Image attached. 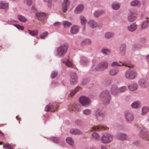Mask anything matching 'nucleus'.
<instances>
[{"instance_id":"nucleus-11","label":"nucleus","mask_w":149,"mask_h":149,"mask_svg":"<svg viewBox=\"0 0 149 149\" xmlns=\"http://www.w3.org/2000/svg\"><path fill=\"white\" fill-rule=\"evenodd\" d=\"M80 62L82 65H86L89 64V61L85 57L82 56L81 57Z\"/></svg>"},{"instance_id":"nucleus-42","label":"nucleus","mask_w":149,"mask_h":149,"mask_svg":"<svg viewBox=\"0 0 149 149\" xmlns=\"http://www.w3.org/2000/svg\"><path fill=\"white\" fill-rule=\"evenodd\" d=\"M148 108L147 107H144L142 108V115H144L146 114L148 111Z\"/></svg>"},{"instance_id":"nucleus-29","label":"nucleus","mask_w":149,"mask_h":149,"mask_svg":"<svg viewBox=\"0 0 149 149\" xmlns=\"http://www.w3.org/2000/svg\"><path fill=\"white\" fill-rule=\"evenodd\" d=\"M54 106L52 105L50 106L49 105H47L46 106L45 108V110L46 111H53L55 110V108H53Z\"/></svg>"},{"instance_id":"nucleus-39","label":"nucleus","mask_w":149,"mask_h":149,"mask_svg":"<svg viewBox=\"0 0 149 149\" xmlns=\"http://www.w3.org/2000/svg\"><path fill=\"white\" fill-rule=\"evenodd\" d=\"M50 139L51 141L54 142L58 143L60 141L59 139L56 137L53 136L50 138Z\"/></svg>"},{"instance_id":"nucleus-48","label":"nucleus","mask_w":149,"mask_h":149,"mask_svg":"<svg viewBox=\"0 0 149 149\" xmlns=\"http://www.w3.org/2000/svg\"><path fill=\"white\" fill-rule=\"evenodd\" d=\"M48 33L47 31H45L41 33L40 36V37L41 39H43L46 36H47Z\"/></svg>"},{"instance_id":"nucleus-45","label":"nucleus","mask_w":149,"mask_h":149,"mask_svg":"<svg viewBox=\"0 0 149 149\" xmlns=\"http://www.w3.org/2000/svg\"><path fill=\"white\" fill-rule=\"evenodd\" d=\"M80 19L82 25H84L86 22V19L83 16H81L80 17Z\"/></svg>"},{"instance_id":"nucleus-14","label":"nucleus","mask_w":149,"mask_h":149,"mask_svg":"<svg viewBox=\"0 0 149 149\" xmlns=\"http://www.w3.org/2000/svg\"><path fill=\"white\" fill-rule=\"evenodd\" d=\"M123 65H125V64L121 63H118L117 61H114L111 64V66L113 67L115 66H120ZM125 66H128L129 67H130L131 66V64L129 63H125Z\"/></svg>"},{"instance_id":"nucleus-12","label":"nucleus","mask_w":149,"mask_h":149,"mask_svg":"<svg viewBox=\"0 0 149 149\" xmlns=\"http://www.w3.org/2000/svg\"><path fill=\"white\" fill-rule=\"evenodd\" d=\"M125 116L126 120L128 122L132 121L134 119V116L131 113L126 112L125 113Z\"/></svg>"},{"instance_id":"nucleus-58","label":"nucleus","mask_w":149,"mask_h":149,"mask_svg":"<svg viewBox=\"0 0 149 149\" xmlns=\"http://www.w3.org/2000/svg\"><path fill=\"white\" fill-rule=\"evenodd\" d=\"M137 48V45H134L132 46V49H135Z\"/></svg>"},{"instance_id":"nucleus-24","label":"nucleus","mask_w":149,"mask_h":149,"mask_svg":"<svg viewBox=\"0 0 149 149\" xmlns=\"http://www.w3.org/2000/svg\"><path fill=\"white\" fill-rule=\"evenodd\" d=\"M126 48V45L125 44H122L120 45V52L122 55L124 54Z\"/></svg>"},{"instance_id":"nucleus-9","label":"nucleus","mask_w":149,"mask_h":149,"mask_svg":"<svg viewBox=\"0 0 149 149\" xmlns=\"http://www.w3.org/2000/svg\"><path fill=\"white\" fill-rule=\"evenodd\" d=\"M108 129V128L106 126L104 125H100L98 126H93L91 128V130L92 131L95 130H107Z\"/></svg>"},{"instance_id":"nucleus-8","label":"nucleus","mask_w":149,"mask_h":149,"mask_svg":"<svg viewBox=\"0 0 149 149\" xmlns=\"http://www.w3.org/2000/svg\"><path fill=\"white\" fill-rule=\"evenodd\" d=\"M70 84L72 85L76 84L77 82L78 79L76 74L73 72H71L70 74Z\"/></svg>"},{"instance_id":"nucleus-7","label":"nucleus","mask_w":149,"mask_h":149,"mask_svg":"<svg viewBox=\"0 0 149 149\" xmlns=\"http://www.w3.org/2000/svg\"><path fill=\"white\" fill-rule=\"evenodd\" d=\"M136 72L133 70H129L127 71L125 73V77L127 79H133L136 77Z\"/></svg>"},{"instance_id":"nucleus-5","label":"nucleus","mask_w":149,"mask_h":149,"mask_svg":"<svg viewBox=\"0 0 149 149\" xmlns=\"http://www.w3.org/2000/svg\"><path fill=\"white\" fill-rule=\"evenodd\" d=\"M79 101L81 105L84 107H87L90 104L91 101L90 99L85 96H82L79 98Z\"/></svg>"},{"instance_id":"nucleus-17","label":"nucleus","mask_w":149,"mask_h":149,"mask_svg":"<svg viewBox=\"0 0 149 149\" xmlns=\"http://www.w3.org/2000/svg\"><path fill=\"white\" fill-rule=\"evenodd\" d=\"M139 84L142 88H146L148 85V83L144 79H142L139 81Z\"/></svg>"},{"instance_id":"nucleus-13","label":"nucleus","mask_w":149,"mask_h":149,"mask_svg":"<svg viewBox=\"0 0 149 149\" xmlns=\"http://www.w3.org/2000/svg\"><path fill=\"white\" fill-rule=\"evenodd\" d=\"M136 13L133 11H131L127 17L128 21L130 22L133 21L136 18Z\"/></svg>"},{"instance_id":"nucleus-62","label":"nucleus","mask_w":149,"mask_h":149,"mask_svg":"<svg viewBox=\"0 0 149 149\" xmlns=\"http://www.w3.org/2000/svg\"><path fill=\"white\" fill-rule=\"evenodd\" d=\"M0 134H2L3 135H4L3 133L0 130Z\"/></svg>"},{"instance_id":"nucleus-41","label":"nucleus","mask_w":149,"mask_h":149,"mask_svg":"<svg viewBox=\"0 0 149 149\" xmlns=\"http://www.w3.org/2000/svg\"><path fill=\"white\" fill-rule=\"evenodd\" d=\"M104 12L102 11H96L94 13V16L95 17H98L101 15Z\"/></svg>"},{"instance_id":"nucleus-20","label":"nucleus","mask_w":149,"mask_h":149,"mask_svg":"<svg viewBox=\"0 0 149 149\" xmlns=\"http://www.w3.org/2000/svg\"><path fill=\"white\" fill-rule=\"evenodd\" d=\"M69 2L68 0H64V2L62 5V9L63 12L65 13L66 12L67 7L68 5H69Z\"/></svg>"},{"instance_id":"nucleus-56","label":"nucleus","mask_w":149,"mask_h":149,"mask_svg":"<svg viewBox=\"0 0 149 149\" xmlns=\"http://www.w3.org/2000/svg\"><path fill=\"white\" fill-rule=\"evenodd\" d=\"M61 24V23L59 22H56L53 25L55 26H60Z\"/></svg>"},{"instance_id":"nucleus-26","label":"nucleus","mask_w":149,"mask_h":149,"mask_svg":"<svg viewBox=\"0 0 149 149\" xmlns=\"http://www.w3.org/2000/svg\"><path fill=\"white\" fill-rule=\"evenodd\" d=\"M8 3H4L3 1H1V2H0V9H7L8 8Z\"/></svg>"},{"instance_id":"nucleus-6","label":"nucleus","mask_w":149,"mask_h":149,"mask_svg":"<svg viewBox=\"0 0 149 149\" xmlns=\"http://www.w3.org/2000/svg\"><path fill=\"white\" fill-rule=\"evenodd\" d=\"M108 63L107 62L103 61L97 65L94 70L95 71L103 70L107 69L108 67Z\"/></svg>"},{"instance_id":"nucleus-61","label":"nucleus","mask_w":149,"mask_h":149,"mask_svg":"<svg viewBox=\"0 0 149 149\" xmlns=\"http://www.w3.org/2000/svg\"><path fill=\"white\" fill-rule=\"evenodd\" d=\"M87 80V79L84 80V81H83V83L84 84H86V83L85 82V81Z\"/></svg>"},{"instance_id":"nucleus-18","label":"nucleus","mask_w":149,"mask_h":149,"mask_svg":"<svg viewBox=\"0 0 149 149\" xmlns=\"http://www.w3.org/2000/svg\"><path fill=\"white\" fill-rule=\"evenodd\" d=\"M89 26L92 28H94L97 26V23L93 20H91L88 22Z\"/></svg>"},{"instance_id":"nucleus-31","label":"nucleus","mask_w":149,"mask_h":149,"mask_svg":"<svg viewBox=\"0 0 149 149\" xmlns=\"http://www.w3.org/2000/svg\"><path fill=\"white\" fill-rule=\"evenodd\" d=\"M66 141L67 143L71 146L74 145V141L73 139L71 137H68L66 139Z\"/></svg>"},{"instance_id":"nucleus-27","label":"nucleus","mask_w":149,"mask_h":149,"mask_svg":"<svg viewBox=\"0 0 149 149\" xmlns=\"http://www.w3.org/2000/svg\"><path fill=\"white\" fill-rule=\"evenodd\" d=\"M118 72V70L117 69H112L109 71V74L110 76H114L116 75Z\"/></svg>"},{"instance_id":"nucleus-32","label":"nucleus","mask_w":149,"mask_h":149,"mask_svg":"<svg viewBox=\"0 0 149 149\" xmlns=\"http://www.w3.org/2000/svg\"><path fill=\"white\" fill-rule=\"evenodd\" d=\"M17 18L19 21L23 22H25L27 21V19L25 17L21 15H18Z\"/></svg>"},{"instance_id":"nucleus-16","label":"nucleus","mask_w":149,"mask_h":149,"mask_svg":"<svg viewBox=\"0 0 149 149\" xmlns=\"http://www.w3.org/2000/svg\"><path fill=\"white\" fill-rule=\"evenodd\" d=\"M137 27V25L135 23H134L128 26L127 28L129 31L130 32H133L136 30Z\"/></svg>"},{"instance_id":"nucleus-40","label":"nucleus","mask_w":149,"mask_h":149,"mask_svg":"<svg viewBox=\"0 0 149 149\" xmlns=\"http://www.w3.org/2000/svg\"><path fill=\"white\" fill-rule=\"evenodd\" d=\"M70 109L72 110L75 112H77L79 111V106L76 104L74 105L71 109L70 108Z\"/></svg>"},{"instance_id":"nucleus-51","label":"nucleus","mask_w":149,"mask_h":149,"mask_svg":"<svg viewBox=\"0 0 149 149\" xmlns=\"http://www.w3.org/2000/svg\"><path fill=\"white\" fill-rule=\"evenodd\" d=\"M14 26L18 29H21L22 30H24V27L23 26L16 24H14Z\"/></svg>"},{"instance_id":"nucleus-47","label":"nucleus","mask_w":149,"mask_h":149,"mask_svg":"<svg viewBox=\"0 0 149 149\" xmlns=\"http://www.w3.org/2000/svg\"><path fill=\"white\" fill-rule=\"evenodd\" d=\"M58 74V72L56 71H53L51 74V77L52 79L54 78Z\"/></svg>"},{"instance_id":"nucleus-54","label":"nucleus","mask_w":149,"mask_h":149,"mask_svg":"<svg viewBox=\"0 0 149 149\" xmlns=\"http://www.w3.org/2000/svg\"><path fill=\"white\" fill-rule=\"evenodd\" d=\"M75 123L78 126H81L82 124V122L80 120H77L75 121Z\"/></svg>"},{"instance_id":"nucleus-2","label":"nucleus","mask_w":149,"mask_h":149,"mask_svg":"<svg viewBox=\"0 0 149 149\" xmlns=\"http://www.w3.org/2000/svg\"><path fill=\"white\" fill-rule=\"evenodd\" d=\"M100 97L104 104L107 105L109 103L110 101V96L107 91H102L101 93Z\"/></svg>"},{"instance_id":"nucleus-22","label":"nucleus","mask_w":149,"mask_h":149,"mask_svg":"<svg viewBox=\"0 0 149 149\" xmlns=\"http://www.w3.org/2000/svg\"><path fill=\"white\" fill-rule=\"evenodd\" d=\"M129 89L132 91L136 90L137 88V85L136 83L132 84L128 86Z\"/></svg>"},{"instance_id":"nucleus-38","label":"nucleus","mask_w":149,"mask_h":149,"mask_svg":"<svg viewBox=\"0 0 149 149\" xmlns=\"http://www.w3.org/2000/svg\"><path fill=\"white\" fill-rule=\"evenodd\" d=\"M111 6L114 10H118L120 8V5L119 4L113 3L111 5Z\"/></svg>"},{"instance_id":"nucleus-1","label":"nucleus","mask_w":149,"mask_h":149,"mask_svg":"<svg viewBox=\"0 0 149 149\" xmlns=\"http://www.w3.org/2000/svg\"><path fill=\"white\" fill-rule=\"evenodd\" d=\"M68 47V45L66 43L61 45L57 48V55L60 57H63L66 53Z\"/></svg>"},{"instance_id":"nucleus-25","label":"nucleus","mask_w":149,"mask_h":149,"mask_svg":"<svg viewBox=\"0 0 149 149\" xmlns=\"http://www.w3.org/2000/svg\"><path fill=\"white\" fill-rule=\"evenodd\" d=\"M71 134H80L81 133V132L79 129H72L70 130Z\"/></svg>"},{"instance_id":"nucleus-53","label":"nucleus","mask_w":149,"mask_h":149,"mask_svg":"<svg viewBox=\"0 0 149 149\" xmlns=\"http://www.w3.org/2000/svg\"><path fill=\"white\" fill-rule=\"evenodd\" d=\"M78 88H76L74 90L72 91L70 93V96L71 97H72V96H73L78 91Z\"/></svg>"},{"instance_id":"nucleus-52","label":"nucleus","mask_w":149,"mask_h":149,"mask_svg":"<svg viewBox=\"0 0 149 149\" xmlns=\"http://www.w3.org/2000/svg\"><path fill=\"white\" fill-rule=\"evenodd\" d=\"M146 130L145 129H143L141 132L142 135L144 134L141 136L142 138H146L147 137V134L146 133Z\"/></svg>"},{"instance_id":"nucleus-59","label":"nucleus","mask_w":149,"mask_h":149,"mask_svg":"<svg viewBox=\"0 0 149 149\" xmlns=\"http://www.w3.org/2000/svg\"><path fill=\"white\" fill-rule=\"evenodd\" d=\"M101 149H107V147L104 146L102 145L101 146Z\"/></svg>"},{"instance_id":"nucleus-4","label":"nucleus","mask_w":149,"mask_h":149,"mask_svg":"<svg viewBox=\"0 0 149 149\" xmlns=\"http://www.w3.org/2000/svg\"><path fill=\"white\" fill-rule=\"evenodd\" d=\"M127 88L125 86H122L118 89L116 86L113 85L111 86V91L113 95H116L118 93H120L123 92Z\"/></svg>"},{"instance_id":"nucleus-57","label":"nucleus","mask_w":149,"mask_h":149,"mask_svg":"<svg viewBox=\"0 0 149 149\" xmlns=\"http://www.w3.org/2000/svg\"><path fill=\"white\" fill-rule=\"evenodd\" d=\"M48 6L49 8H51L52 6V2L49 1L48 2Z\"/></svg>"},{"instance_id":"nucleus-19","label":"nucleus","mask_w":149,"mask_h":149,"mask_svg":"<svg viewBox=\"0 0 149 149\" xmlns=\"http://www.w3.org/2000/svg\"><path fill=\"white\" fill-rule=\"evenodd\" d=\"M36 15L39 20H42L45 19L46 16V14L43 13H37Z\"/></svg>"},{"instance_id":"nucleus-34","label":"nucleus","mask_w":149,"mask_h":149,"mask_svg":"<svg viewBox=\"0 0 149 149\" xmlns=\"http://www.w3.org/2000/svg\"><path fill=\"white\" fill-rule=\"evenodd\" d=\"M148 26V23L147 21L146 20L144 21L141 25V28L142 29H144L147 28Z\"/></svg>"},{"instance_id":"nucleus-21","label":"nucleus","mask_w":149,"mask_h":149,"mask_svg":"<svg viewBox=\"0 0 149 149\" xmlns=\"http://www.w3.org/2000/svg\"><path fill=\"white\" fill-rule=\"evenodd\" d=\"M95 116L97 118L99 119L100 116L103 117L104 114L100 110L98 109L95 111Z\"/></svg>"},{"instance_id":"nucleus-28","label":"nucleus","mask_w":149,"mask_h":149,"mask_svg":"<svg viewBox=\"0 0 149 149\" xmlns=\"http://www.w3.org/2000/svg\"><path fill=\"white\" fill-rule=\"evenodd\" d=\"M131 5L133 6L138 7L141 6L140 2L138 0H134L131 3Z\"/></svg>"},{"instance_id":"nucleus-46","label":"nucleus","mask_w":149,"mask_h":149,"mask_svg":"<svg viewBox=\"0 0 149 149\" xmlns=\"http://www.w3.org/2000/svg\"><path fill=\"white\" fill-rule=\"evenodd\" d=\"M91 43V41L90 39H86L83 41L81 43L83 45L90 44Z\"/></svg>"},{"instance_id":"nucleus-37","label":"nucleus","mask_w":149,"mask_h":149,"mask_svg":"<svg viewBox=\"0 0 149 149\" xmlns=\"http://www.w3.org/2000/svg\"><path fill=\"white\" fill-rule=\"evenodd\" d=\"M101 52L102 53L106 55H109L110 53V50L106 48L103 49L102 50Z\"/></svg>"},{"instance_id":"nucleus-35","label":"nucleus","mask_w":149,"mask_h":149,"mask_svg":"<svg viewBox=\"0 0 149 149\" xmlns=\"http://www.w3.org/2000/svg\"><path fill=\"white\" fill-rule=\"evenodd\" d=\"M62 62L69 67H72V63L67 59L63 61Z\"/></svg>"},{"instance_id":"nucleus-15","label":"nucleus","mask_w":149,"mask_h":149,"mask_svg":"<svg viewBox=\"0 0 149 149\" xmlns=\"http://www.w3.org/2000/svg\"><path fill=\"white\" fill-rule=\"evenodd\" d=\"M79 30V27L76 25H74L70 29V32L72 34H76L77 33Z\"/></svg>"},{"instance_id":"nucleus-10","label":"nucleus","mask_w":149,"mask_h":149,"mask_svg":"<svg viewBox=\"0 0 149 149\" xmlns=\"http://www.w3.org/2000/svg\"><path fill=\"white\" fill-rule=\"evenodd\" d=\"M116 138L119 140L124 141L126 139L127 135L123 133H119L116 135Z\"/></svg>"},{"instance_id":"nucleus-49","label":"nucleus","mask_w":149,"mask_h":149,"mask_svg":"<svg viewBox=\"0 0 149 149\" xmlns=\"http://www.w3.org/2000/svg\"><path fill=\"white\" fill-rule=\"evenodd\" d=\"M84 113L86 115H88L91 114V111L90 109H86L83 111Z\"/></svg>"},{"instance_id":"nucleus-55","label":"nucleus","mask_w":149,"mask_h":149,"mask_svg":"<svg viewBox=\"0 0 149 149\" xmlns=\"http://www.w3.org/2000/svg\"><path fill=\"white\" fill-rule=\"evenodd\" d=\"M28 6H30L32 3V0H25Z\"/></svg>"},{"instance_id":"nucleus-43","label":"nucleus","mask_w":149,"mask_h":149,"mask_svg":"<svg viewBox=\"0 0 149 149\" xmlns=\"http://www.w3.org/2000/svg\"><path fill=\"white\" fill-rule=\"evenodd\" d=\"M63 25L64 27H69L72 25V23L67 21H64L63 22Z\"/></svg>"},{"instance_id":"nucleus-23","label":"nucleus","mask_w":149,"mask_h":149,"mask_svg":"<svg viewBox=\"0 0 149 149\" xmlns=\"http://www.w3.org/2000/svg\"><path fill=\"white\" fill-rule=\"evenodd\" d=\"M84 9V6L82 5L78 6L76 8L75 10V13L77 14L81 12Z\"/></svg>"},{"instance_id":"nucleus-50","label":"nucleus","mask_w":149,"mask_h":149,"mask_svg":"<svg viewBox=\"0 0 149 149\" xmlns=\"http://www.w3.org/2000/svg\"><path fill=\"white\" fill-rule=\"evenodd\" d=\"M3 147L5 149H13V148L9 144H6L5 146H3Z\"/></svg>"},{"instance_id":"nucleus-33","label":"nucleus","mask_w":149,"mask_h":149,"mask_svg":"<svg viewBox=\"0 0 149 149\" xmlns=\"http://www.w3.org/2000/svg\"><path fill=\"white\" fill-rule=\"evenodd\" d=\"M131 106L133 108H138L140 107V104L139 102H135L132 104Z\"/></svg>"},{"instance_id":"nucleus-63","label":"nucleus","mask_w":149,"mask_h":149,"mask_svg":"<svg viewBox=\"0 0 149 149\" xmlns=\"http://www.w3.org/2000/svg\"><path fill=\"white\" fill-rule=\"evenodd\" d=\"M142 3L143 4V5H144L145 3V2L144 1H143V2H142Z\"/></svg>"},{"instance_id":"nucleus-60","label":"nucleus","mask_w":149,"mask_h":149,"mask_svg":"<svg viewBox=\"0 0 149 149\" xmlns=\"http://www.w3.org/2000/svg\"><path fill=\"white\" fill-rule=\"evenodd\" d=\"M146 58L147 61L149 63V54L146 56Z\"/></svg>"},{"instance_id":"nucleus-3","label":"nucleus","mask_w":149,"mask_h":149,"mask_svg":"<svg viewBox=\"0 0 149 149\" xmlns=\"http://www.w3.org/2000/svg\"><path fill=\"white\" fill-rule=\"evenodd\" d=\"M113 138V136L109 134H104L101 138V142L103 144H107L109 143L112 140Z\"/></svg>"},{"instance_id":"nucleus-64","label":"nucleus","mask_w":149,"mask_h":149,"mask_svg":"<svg viewBox=\"0 0 149 149\" xmlns=\"http://www.w3.org/2000/svg\"><path fill=\"white\" fill-rule=\"evenodd\" d=\"M2 144V143L0 142V145H1Z\"/></svg>"},{"instance_id":"nucleus-44","label":"nucleus","mask_w":149,"mask_h":149,"mask_svg":"<svg viewBox=\"0 0 149 149\" xmlns=\"http://www.w3.org/2000/svg\"><path fill=\"white\" fill-rule=\"evenodd\" d=\"M92 137L97 140H99L100 139V136L96 132H94L92 134Z\"/></svg>"},{"instance_id":"nucleus-36","label":"nucleus","mask_w":149,"mask_h":149,"mask_svg":"<svg viewBox=\"0 0 149 149\" xmlns=\"http://www.w3.org/2000/svg\"><path fill=\"white\" fill-rule=\"evenodd\" d=\"M114 33L112 32H108L106 33L105 35V37L107 38H109L114 36Z\"/></svg>"},{"instance_id":"nucleus-30","label":"nucleus","mask_w":149,"mask_h":149,"mask_svg":"<svg viewBox=\"0 0 149 149\" xmlns=\"http://www.w3.org/2000/svg\"><path fill=\"white\" fill-rule=\"evenodd\" d=\"M29 34L32 36H36L38 34V31L37 29L34 30H28Z\"/></svg>"}]
</instances>
